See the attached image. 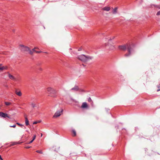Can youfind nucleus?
Returning a JSON list of instances; mask_svg holds the SVG:
<instances>
[{
    "instance_id": "aec40b11",
    "label": "nucleus",
    "mask_w": 160,
    "mask_h": 160,
    "mask_svg": "<svg viewBox=\"0 0 160 160\" xmlns=\"http://www.w3.org/2000/svg\"><path fill=\"white\" fill-rule=\"evenodd\" d=\"M16 124L19 125V126H20V127H22L23 126V125H22V124H21L18 122H17L16 123Z\"/></svg>"
},
{
    "instance_id": "a19ab883",
    "label": "nucleus",
    "mask_w": 160,
    "mask_h": 160,
    "mask_svg": "<svg viewBox=\"0 0 160 160\" xmlns=\"http://www.w3.org/2000/svg\"><path fill=\"white\" fill-rule=\"evenodd\" d=\"M82 65L83 66H85L84 65V64H82Z\"/></svg>"
},
{
    "instance_id": "2f4dec72",
    "label": "nucleus",
    "mask_w": 160,
    "mask_h": 160,
    "mask_svg": "<svg viewBox=\"0 0 160 160\" xmlns=\"http://www.w3.org/2000/svg\"><path fill=\"white\" fill-rule=\"evenodd\" d=\"M12 31L13 32H15V29H12Z\"/></svg>"
},
{
    "instance_id": "39448f33",
    "label": "nucleus",
    "mask_w": 160,
    "mask_h": 160,
    "mask_svg": "<svg viewBox=\"0 0 160 160\" xmlns=\"http://www.w3.org/2000/svg\"><path fill=\"white\" fill-rule=\"evenodd\" d=\"M20 48L21 51L22 52L28 51L29 50V48L28 47L23 45H20Z\"/></svg>"
},
{
    "instance_id": "f257e3e1",
    "label": "nucleus",
    "mask_w": 160,
    "mask_h": 160,
    "mask_svg": "<svg viewBox=\"0 0 160 160\" xmlns=\"http://www.w3.org/2000/svg\"><path fill=\"white\" fill-rule=\"evenodd\" d=\"M119 49L125 51L127 49L128 53L125 55V57H129L134 52L133 47L132 46H127V47L126 45H120L118 46Z\"/></svg>"
},
{
    "instance_id": "f8f14e48",
    "label": "nucleus",
    "mask_w": 160,
    "mask_h": 160,
    "mask_svg": "<svg viewBox=\"0 0 160 160\" xmlns=\"http://www.w3.org/2000/svg\"><path fill=\"white\" fill-rule=\"evenodd\" d=\"M118 8L116 7L113 9L112 13L113 14H115L117 12Z\"/></svg>"
},
{
    "instance_id": "20e7f679",
    "label": "nucleus",
    "mask_w": 160,
    "mask_h": 160,
    "mask_svg": "<svg viewBox=\"0 0 160 160\" xmlns=\"http://www.w3.org/2000/svg\"><path fill=\"white\" fill-rule=\"evenodd\" d=\"M63 111V109L61 108L60 109L57 110L53 116V118H56L59 117Z\"/></svg>"
},
{
    "instance_id": "0eeeda50",
    "label": "nucleus",
    "mask_w": 160,
    "mask_h": 160,
    "mask_svg": "<svg viewBox=\"0 0 160 160\" xmlns=\"http://www.w3.org/2000/svg\"><path fill=\"white\" fill-rule=\"evenodd\" d=\"M79 90V88L78 86L75 85L73 88H72L70 89V91H77Z\"/></svg>"
},
{
    "instance_id": "6e6552de",
    "label": "nucleus",
    "mask_w": 160,
    "mask_h": 160,
    "mask_svg": "<svg viewBox=\"0 0 160 160\" xmlns=\"http://www.w3.org/2000/svg\"><path fill=\"white\" fill-rule=\"evenodd\" d=\"M81 107L82 108H88V106L86 102H83L82 103Z\"/></svg>"
},
{
    "instance_id": "c03bdc74",
    "label": "nucleus",
    "mask_w": 160,
    "mask_h": 160,
    "mask_svg": "<svg viewBox=\"0 0 160 160\" xmlns=\"http://www.w3.org/2000/svg\"><path fill=\"white\" fill-rule=\"evenodd\" d=\"M159 8H160V6L159 7Z\"/></svg>"
},
{
    "instance_id": "dca6fc26",
    "label": "nucleus",
    "mask_w": 160,
    "mask_h": 160,
    "mask_svg": "<svg viewBox=\"0 0 160 160\" xmlns=\"http://www.w3.org/2000/svg\"><path fill=\"white\" fill-rule=\"evenodd\" d=\"M7 68V67L3 66L2 67H0V70L2 71L4 69H6Z\"/></svg>"
},
{
    "instance_id": "b1692460",
    "label": "nucleus",
    "mask_w": 160,
    "mask_h": 160,
    "mask_svg": "<svg viewBox=\"0 0 160 160\" xmlns=\"http://www.w3.org/2000/svg\"><path fill=\"white\" fill-rule=\"evenodd\" d=\"M88 100L89 102H91L92 101V99L90 97L88 98Z\"/></svg>"
},
{
    "instance_id": "2eb2a0df",
    "label": "nucleus",
    "mask_w": 160,
    "mask_h": 160,
    "mask_svg": "<svg viewBox=\"0 0 160 160\" xmlns=\"http://www.w3.org/2000/svg\"><path fill=\"white\" fill-rule=\"evenodd\" d=\"M25 124L27 126L29 125V122L27 117L25 118Z\"/></svg>"
},
{
    "instance_id": "423d86ee",
    "label": "nucleus",
    "mask_w": 160,
    "mask_h": 160,
    "mask_svg": "<svg viewBox=\"0 0 160 160\" xmlns=\"http://www.w3.org/2000/svg\"><path fill=\"white\" fill-rule=\"evenodd\" d=\"M0 117L3 118H6V117H7L9 118H10V116H9L7 114L4 113L2 112H0Z\"/></svg>"
},
{
    "instance_id": "6ab92c4d",
    "label": "nucleus",
    "mask_w": 160,
    "mask_h": 160,
    "mask_svg": "<svg viewBox=\"0 0 160 160\" xmlns=\"http://www.w3.org/2000/svg\"><path fill=\"white\" fill-rule=\"evenodd\" d=\"M33 108H34L35 107H36V105L35 103H32L31 104Z\"/></svg>"
},
{
    "instance_id": "412c9836",
    "label": "nucleus",
    "mask_w": 160,
    "mask_h": 160,
    "mask_svg": "<svg viewBox=\"0 0 160 160\" xmlns=\"http://www.w3.org/2000/svg\"><path fill=\"white\" fill-rule=\"evenodd\" d=\"M28 51H29V53L30 54L32 55L33 53V52L32 50H30V49Z\"/></svg>"
},
{
    "instance_id": "c9c22d12",
    "label": "nucleus",
    "mask_w": 160,
    "mask_h": 160,
    "mask_svg": "<svg viewBox=\"0 0 160 160\" xmlns=\"http://www.w3.org/2000/svg\"><path fill=\"white\" fill-rule=\"evenodd\" d=\"M81 50H82L81 48H79L78 49V50L79 51H81Z\"/></svg>"
},
{
    "instance_id": "4468645a",
    "label": "nucleus",
    "mask_w": 160,
    "mask_h": 160,
    "mask_svg": "<svg viewBox=\"0 0 160 160\" xmlns=\"http://www.w3.org/2000/svg\"><path fill=\"white\" fill-rule=\"evenodd\" d=\"M22 142H12V143L11 144V146L14 145H16V144H20V143H22Z\"/></svg>"
},
{
    "instance_id": "f704fd0d",
    "label": "nucleus",
    "mask_w": 160,
    "mask_h": 160,
    "mask_svg": "<svg viewBox=\"0 0 160 160\" xmlns=\"http://www.w3.org/2000/svg\"><path fill=\"white\" fill-rule=\"evenodd\" d=\"M37 122H34L33 123V124H36L37 123Z\"/></svg>"
},
{
    "instance_id": "393cba45",
    "label": "nucleus",
    "mask_w": 160,
    "mask_h": 160,
    "mask_svg": "<svg viewBox=\"0 0 160 160\" xmlns=\"http://www.w3.org/2000/svg\"><path fill=\"white\" fill-rule=\"evenodd\" d=\"M36 135H34L32 140L33 141L36 138Z\"/></svg>"
},
{
    "instance_id": "7ed1b4c3",
    "label": "nucleus",
    "mask_w": 160,
    "mask_h": 160,
    "mask_svg": "<svg viewBox=\"0 0 160 160\" xmlns=\"http://www.w3.org/2000/svg\"><path fill=\"white\" fill-rule=\"evenodd\" d=\"M47 93L49 94L51 97L56 98L57 96V92L54 88L51 87H49L47 88Z\"/></svg>"
},
{
    "instance_id": "a211bd4d",
    "label": "nucleus",
    "mask_w": 160,
    "mask_h": 160,
    "mask_svg": "<svg viewBox=\"0 0 160 160\" xmlns=\"http://www.w3.org/2000/svg\"><path fill=\"white\" fill-rule=\"evenodd\" d=\"M5 104L6 106H9L11 104V103L9 102H5Z\"/></svg>"
},
{
    "instance_id": "7c9ffc66",
    "label": "nucleus",
    "mask_w": 160,
    "mask_h": 160,
    "mask_svg": "<svg viewBox=\"0 0 160 160\" xmlns=\"http://www.w3.org/2000/svg\"><path fill=\"white\" fill-rule=\"evenodd\" d=\"M31 147L27 146V147H25V148H29Z\"/></svg>"
},
{
    "instance_id": "4c0bfd02",
    "label": "nucleus",
    "mask_w": 160,
    "mask_h": 160,
    "mask_svg": "<svg viewBox=\"0 0 160 160\" xmlns=\"http://www.w3.org/2000/svg\"><path fill=\"white\" fill-rule=\"evenodd\" d=\"M160 87V85H159V86L158 85V88H159Z\"/></svg>"
},
{
    "instance_id": "58836bf2",
    "label": "nucleus",
    "mask_w": 160,
    "mask_h": 160,
    "mask_svg": "<svg viewBox=\"0 0 160 160\" xmlns=\"http://www.w3.org/2000/svg\"><path fill=\"white\" fill-rule=\"evenodd\" d=\"M112 40V39H110L108 40V41H111Z\"/></svg>"
},
{
    "instance_id": "37998d69",
    "label": "nucleus",
    "mask_w": 160,
    "mask_h": 160,
    "mask_svg": "<svg viewBox=\"0 0 160 160\" xmlns=\"http://www.w3.org/2000/svg\"><path fill=\"white\" fill-rule=\"evenodd\" d=\"M42 134L41 133V136L42 137Z\"/></svg>"
},
{
    "instance_id": "473e14b6",
    "label": "nucleus",
    "mask_w": 160,
    "mask_h": 160,
    "mask_svg": "<svg viewBox=\"0 0 160 160\" xmlns=\"http://www.w3.org/2000/svg\"><path fill=\"white\" fill-rule=\"evenodd\" d=\"M0 160H3L1 156L0 155Z\"/></svg>"
},
{
    "instance_id": "c85d7f7f",
    "label": "nucleus",
    "mask_w": 160,
    "mask_h": 160,
    "mask_svg": "<svg viewBox=\"0 0 160 160\" xmlns=\"http://www.w3.org/2000/svg\"><path fill=\"white\" fill-rule=\"evenodd\" d=\"M157 15H160V11H158L157 14Z\"/></svg>"
},
{
    "instance_id": "ea45409f",
    "label": "nucleus",
    "mask_w": 160,
    "mask_h": 160,
    "mask_svg": "<svg viewBox=\"0 0 160 160\" xmlns=\"http://www.w3.org/2000/svg\"><path fill=\"white\" fill-rule=\"evenodd\" d=\"M115 38V37H113V38H112V39H114V38Z\"/></svg>"
},
{
    "instance_id": "79ce46f5",
    "label": "nucleus",
    "mask_w": 160,
    "mask_h": 160,
    "mask_svg": "<svg viewBox=\"0 0 160 160\" xmlns=\"http://www.w3.org/2000/svg\"><path fill=\"white\" fill-rule=\"evenodd\" d=\"M2 64H0V66H2Z\"/></svg>"
},
{
    "instance_id": "f03ea898",
    "label": "nucleus",
    "mask_w": 160,
    "mask_h": 160,
    "mask_svg": "<svg viewBox=\"0 0 160 160\" xmlns=\"http://www.w3.org/2000/svg\"><path fill=\"white\" fill-rule=\"evenodd\" d=\"M78 58L80 60L83 62H86L92 59L93 57L88 55L81 54L78 56Z\"/></svg>"
},
{
    "instance_id": "bb28decb",
    "label": "nucleus",
    "mask_w": 160,
    "mask_h": 160,
    "mask_svg": "<svg viewBox=\"0 0 160 160\" xmlns=\"http://www.w3.org/2000/svg\"><path fill=\"white\" fill-rule=\"evenodd\" d=\"M16 127V125L15 124H14V125H13L12 126H10V127H12V128H15Z\"/></svg>"
},
{
    "instance_id": "72a5a7b5",
    "label": "nucleus",
    "mask_w": 160,
    "mask_h": 160,
    "mask_svg": "<svg viewBox=\"0 0 160 160\" xmlns=\"http://www.w3.org/2000/svg\"><path fill=\"white\" fill-rule=\"evenodd\" d=\"M39 70L40 71H42V69L41 68H39Z\"/></svg>"
},
{
    "instance_id": "4be33fe9",
    "label": "nucleus",
    "mask_w": 160,
    "mask_h": 160,
    "mask_svg": "<svg viewBox=\"0 0 160 160\" xmlns=\"http://www.w3.org/2000/svg\"><path fill=\"white\" fill-rule=\"evenodd\" d=\"M36 152L38 153H39L40 154H42V151H39V150H37L36 151Z\"/></svg>"
},
{
    "instance_id": "f3484780",
    "label": "nucleus",
    "mask_w": 160,
    "mask_h": 160,
    "mask_svg": "<svg viewBox=\"0 0 160 160\" xmlns=\"http://www.w3.org/2000/svg\"><path fill=\"white\" fill-rule=\"evenodd\" d=\"M72 132L73 134V136H75L76 135V133L75 130L74 129H72Z\"/></svg>"
},
{
    "instance_id": "e433bc0d",
    "label": "nucleus",
    "mask_w": 160,
    "mask_h": 160,
    "mask_svg": "<svg viewBox=\"0 0 160 160\" xmlns=\"http://www.w3.org/2000/svg\"><path fill=\"white\" fill-rule=\"evenodd\" d=\"M160 91V88H159V89H158L157 90V91L158 92L159 91Z\"/></svg>"
},
{
    "instance_id": "9d476101",
    "label": "nucleus",
    "mask_w": 160,
    "mask_h": 160,
    "mask_svg": "<svg viewBox=\"0 0 160 160\" xmlns=\"http://www.w3.org/2000/svg\"><path fill=\"white\" fill-rule=\"evenodd\" d=\"M8 76L10 79L13 80H15L16 79V78L13 76L11 75L9 72H8Z\"/></svg>"
},
{
    "instance_id": "9b49d317",
    "label": "nucleus",
    "mask_w": 160,
    "mask_h": 160,
    "mask_svg": "<svg viewBox=\"0 0 160 160\" xmlns=\"http://www.w3.org/2000/svg\"><path fill=\"white\" fill-rule=\"evenodd\" d=\"M102 10L106 11H108L110 10V8L109 7H105L102 8Z\"/></svg>"
},
{
    "instance_id": "ddd939ff",
    "label": "nucleus",
    "mask_w": 160,
    "mask_h": 160,
    "mask_svg": "<svg viewBox=\"0 0 160 160\" xmlns=\"http://www.w3.org/2000/svg\"><path fill=\"white\" fill-rule=\"evenodd\" d=\"M16 94L18 96H20L22 95V94L20 91L17 92V91L15 92Z\"/></svg>"
},
{
    "instance_id": "c756f323",
    "label": "nucleus",
    "mask_w": 160,
    "mask_h": 160,
    "mask_svg": "<svg viewBox=\"0 0 160 160\" xmlns=\"http://www.w3.org/2000/svg\"><path fill=\"white\" fill-rule=\"evenodd\" d=\"M33 142V140H32L31 141H30L29 142H28L27 143V144H30V143H32Z\"/></svg>"
},
{
    "instance_id": "cd10ccee",
    "label": "nucleus",
    "mask_w": 160,
    "mask_h": 160,
    "mask_svg": "<svg viewBox=\"0 0 160 160\" xmlns=\"http://www.w3.org/2000/svg\"><path fill=\"white\" fill-rule=\"evenodd\" d=\"M35 52L37 53H39L42 52L41 51H35Z\"/></svg>"
},
{
    "instance_id": "5701e85b",
    "label": "nucleus",
    "mask_w": 160,
    "mask_h": 160,
    "mask_svg": "<svg viewBox=\"0 0 160 160\" xmlns=\"http://www.w3.org/2000/svg\"><path fill=\"white\" fill-rule=\"evenodd\" d=\"M71 99L73 102H75V103H78V102L77 101H76V100H75V99H72V98H71Z\"/></svg>"
},
{
    "instance_id": "a878e982",
    "label": "nucleus",
    "mask_w": 160,
    "mask_h": 160,
    "mask_svg": "<svg viewBox=\"0 0 160 160\" xmlns=\"http://www.w3.org/2000/svg\"><path fill=\"white\" fill-rule=\"evenodd\" d=\"M35 49H38V47H35L34 48H33L32 50V51L33 52H35Z\"/></svg>"
},
{
    "instance_id": "1a4fd4ad",
    "label": "nucleus",
    "mask_w": 160,
    "mask_h": 160,
    "mask_svg": "<svg viewBox=\"0 0 160 160\" xmlns=\"http://www.w3.org/2000/svg\"><path fill=\"white\" fill-rule=\"evenodd\" d=\"M107 46L110 50H112L115 49V47L114 46L111 45H108Z\"/></svg>"
}]
</instances>
